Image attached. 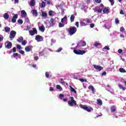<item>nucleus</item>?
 <instances>
[{
	"label": "nucleus",
	"mask_w": 126,
	"mask_h": 126,
	"mask_svg": "<svg viewBox=\"0 0 126 126\" xmlns=\"http://www.w3.org/2000/svg\"><path fill=\"white\" fill-rule=\"evenodd\" d=\"M63 97H64V95L63 94H59V98L61 99V100H63Z\"/></svg>",
	"instance_id": "c03bdc74"
},
{
	"label": "nucleus",
	"mask_w": 126,
	"mask_h": 126,
	"mask_svg": "<svg viewBox=\"0 0 126 126\" xmlns=\"http://www.w3.org/2000/svg\"><path fill=\"white\" fill-rule=\"evenodd\" d=\"M25 21L26 22H29V19L28 18H25Z\"/></svg>",
	"instance_id": "774afa93"
},
{
	"label": "nucleus",
	"mask_w": 126,
	"mask_h": 126,
	"mask_svg": "<svg viewBox=\"0 0 126 126\" xmlns=\"http://www.w3.org/2000/svg\"><path fill=\"white\" fill-rule=\"evenodd\" d=\"M17 41L19 42V43H21L22 41H23V37L20 36L19 37H18Z\"/></svg>",
	"instance_id": "2f4dec72"
},
{
	"label": "nucleus",
	"mask_w": 126,
	"mask_h": 126,
	"mask_svg": "<svg viewBox=\"0 0 126 126\" xmlns=\"http://www.w3.org/2000/svg\"><path fill=\"white\" fill-rule=\"evenodd\" d=\"M103 8H104V5H103V4H101L99 6H97L94 8V12L102 13V9H103Z\"/></svg>",
	"instance_id": "20e7f679"
},
{
	"label": "nucleus",
	"mask_w": 126,
	"mask_h": 126,
	"mask_svg": "<svg viewBox=\"0 0 126 126\" xmlns=\"http://www.w3.org/2000/svg\"><path fill=\"white\" fill-rule=\"evenodd\" d=\"M56 13H55V12L53 10H50L49 12V15L50 16H55V15H56Z\"/></svg>",
	"instance_id": "412c9836"
},
{
	"label": "nucleus",
	"mask_w": 126,
	"mask_h": 126,
	"mask_svg": "<svg viewBox=\"0 0 126 126\" xmlns=\"http://www.w3.org/2000/svg\"><path fill=\"white\" fill-rule=\"evenodd\" d=\"M106 74H107V73L106 72V71H104L102 73L101 75H102V76H105V75H106Z\"/></svg>",
	"instance_id": "052dcab7"
},
{
	"label": "nucleus",
	"mask_w": 126,
	"mask_h": 126,
	"mask_svg": "<svg viewBox=\"0 0 126 126\" xmlns=\"http://www.w3.org/2000/svg\"><path fill=\"white\" fill-rule=\"evenodd\" d=\"M25 50L26 52H31V51H32V47L30 46L26 47Z\"/></svg>",
	"instance_id": "aec40b11"
},
{
	"label": "nucleus",
	"mask_w": 126,
	"mask_h": 126,
	"mask_svg": "<svg viewBox=\"0 0 126 126\" xmlns=\"http://www.w3.org/2000/svg\"><path fill=\"white\" fill-rule=\"evenodd\" d=\"M45 6H46V3L44 1H42L40 7L42 8L43 7H45Z\"/></svg>",
	"instance_id": "e433bc0d"
},
{
	"label": "nucleus",
	"mask_w": 126,
	"mask_h": 126,
	"mask_svg": "<svg viewBox=\"0 0 126 126\" xmlns=\"http://www.w3.org/2000/svg\"><path fill=\"white\" fill-rule=\"evenodd\" d=\"M3 41V36L2 35L0 34V42Z\"/></svg>",
	"instance_id": "09e8293b"
},
{
	"label": "nucleus",
	"mask_w": 126,
	"mask_h": 126,
	"mask_svg": "<svg viewBox=\"0 0 126 126\" xmlns=\"http://www.w3.org/2000/svg\"><path fill=\"white\" fill-rule=\"evenodd\" d=\"M79 46H81V47H84V46H86V42L84 40H81L79 42Z\"/></svg>",
	"instance_id": "a211bd4d"
},
{
	"label": "nucleus",
	"mask_w": 126,
	"mask_h": 126,
	"mask_svg": "<svg viewBox=\"0 0 126 126\" xmlns=\"http://www.w3.org/2000/svg\"><path fill=\"white\" fill-rule=\"evenodd\" d=\"M80 24L81 27H82V26H87V25H88V24L85 23V21H83V19L80 20Z\"/></svg>",
	"instance_id": "ddd939ff"
},
{
	"label": "nucleus",
	"mask_w": 126,
	"mask_h": 126,
	"mask_svg": "<svg viewBox=\"0 0 126 126\" xmlns=\"http://www.w3.org/2000/svg\"><path fill=\"white\" fill-rule=\"evenodd\" d=\"M104 27H105L106 29H110L111 28V22H107L106 25H105Z\"/></svg>",
	"instance_id": "4be33fe9"
},
{
	"label": "nucleus",
	"mask_w": 126,
	"mask_h": 126,
	"mask_svg": "<svg viewBox=\"0 0 126 126\" xmlns=\"http://www.w3.org/2000/svg\"><path fill=\"white\" fill-rule=\"evenodd\" d=\"M11 47H12V43L7 41L5 43V48L6 49H11Z\"/></svg>",
	"instance_id": "0eeeda50"
},
{
	"label": "nucleus",
	"mask_w": 126,
	"mask_h": 126,
	"mask_svg": "<svg viewBox=\"0 0 126 126\" xmlns=\"http://www.w3.org/2000/svg\"><path fill=\"white\" fill-rule=\"evenodd\" d=\"M74 15H76V13H75L74 14L71 15V17L70 18L71 22H73L74 21V18H75V17H74Z\"/></svg>",
	"instance_id": "a878e982"
},
{
	"label": "nucleus",
	"mask_w": 126,
	"mask_h": 126,
	"mask_svg": "<svg viewBox=\"0 0 126 126\" xmlns=\"http://www.w3.org/2000/svg\"><path fill=\"white\" fill-rule=\"evenodd\" d=\"M64 27V25L62 23H59V27L61 28V27Z\"/></svg>",
	"instance_id": "8fccbe9b"
},
{
	"label": "nucleus",
	"mask_w": 126,
	"mask_h": 126,
	"mask_svg": "<svg viewBox=\"0 0 126 126\" xmlns=\"http://www.w3.org/2000/svg\"><path fill=\"white\" fill-rule=\"evenodd\" d=\"M120 31L124 33L125 32V28H124V27H122L120 28Z\"/></svg>",
	"instance_id": "de8ad7c7"
},
{
	"label": "nucleus",
	"mask_w": 126,
	"mask_h": 126,
	"mask_svg": "<svg viewBox=\"0 0 126 126\" xmlns=\"http://www.w3.org/2000/svg\"><path fill=\"white\" fill-rule=\"evenodd\" d=\"M42 16L44 18H47V17L48 16V14H47V13L45 12H42Z\"/></svg>",
	"instance_id": "72a5a7b5"
},
{
	"label": "nucleus",
	"mask_w": 126,
	"mask_h": 126,
	"mask_svg": "<svg viewBox=\"0 0 126 126\" xmlns=\"http://www.w3.org/2000/svg\"><path fill=\"white\" fill-rule=\"evenodd\" d=\"M109 11V9H108V8H107L106 7L103 8V10H102L103 13H107V14H108Z\"/></svg>",
	"instance_id": "c85d7f7f"
},
{
	"label": "nucleus",
	"mask_w": 126,
	"mask_h": 126,
	"mask_svg": "<svg viewBox=\"0 0 126 126\" xmlns=\"http://www.w3.org/2000/svg\"><path fill=\"white\" fill-rule=\"evenodd\" d=\"M30 29H31V26H28L27 27V29H26V31L27 30H30Z\"/></svg>",
	"instance_id": "bf43d9fd"
},
{
	"label": "nucleus",
	"mask_w": 126,
	"mask_h": 126,
	"mask_svg": "<svg viewBox=\"0 0 126 126\" xmlns=\"http://www.w3.org/2000/svg\"><path fill=\"white\" fill-rule=\"evenodd\" d=\"M80 108L81 109H83L84 110H85V111H87V112H90L92 111H93V109L91 108V107H88L87 105H83L82 104H81L80 105Z\"/></svg>",
	"instance_id": "39448f33"
},
{
	"label": "nucleus",
	"mask_w": 126,
	"mask_h": 126,
	"mask_svg": "<svg viewBox=\"0 0 126 126\" xmlns=\"http://www.w3.org/2000/svg\"><path fill=\"white\" fill-rule=\"evenodd\" d=\"M35 39L37 42H42V41L43 40V37L39 35H36Z\"/></svg>",
	"instance_id": "9b49d317"
},
{
	"label": "nucleus",
	"mask_w": 126,
	"mask_h": 126,
	"mask_svg": "<svg viewBox=\"0 0 126 126\" xmlns=\"http://www.w3.org/2000/svg\"><path fill=\"white\" fill-rule=\"evenodd\" d=\"M69 99L68 101V105L70 106V107H73V106H76V101L74 100V98L72 96L69 97Z\"/></svg>",
	"instance_id": "7ed1b4c3"
},
{
	"label": "nucleus",
	"mask_w": 126,
	"mask_h": 126,
	"mask_svg": "<svg viewBox=\"0 0 126 126\" xmlns=\"http://www.w3.org/2000/svg\"><path fill=\"white\" fill-rule=\"evenodd\" d=\"M111 111L112 113H113V112H115L116 111V106H112L110 108Z\"/></svg>",
	"instance_id": "f704fd0d"
},
{
	"label": "nucleus",
	"mask_w": 126,
	"mask_h": 126,
	"mask_svg": "<svg viewBox=\"0 0 126 126\" xmlns=\"http://www.w3.org/2000/svg\"><path fill=\"white\" fill-rule=\"evenodd\" d=\"M18 23H20V24H22V23H23V21H22V20H18Z\"/></svg>",
	"instance_id": "13d9d810"
},
{
	"label": "nucleus",
	"mask_w": 126,
	"mask_h": 126,
	"mask_svg": "<svg viewBox=\"0 0 126 126\" xmlns=\"http://www.w3.org/2000/svg\"><path fill=\"white\" fill-rule=\"evenodd\" d=\"M56 88H57V89L60 90V91H62L63 90V88H62V87H61V86H60L59 85H57Z\"/></svg>",
	"instance_id": "58836bf2"
},
{
	"label": "nucleus",
	"mask_w": 126,
	"mask_h": 126,
	"mask_svg": "<svg viewBox=\"0 0 126 126\" xmlns=\"http://www.w3.org/2000/svg\"><path fill=\"white\" fill-rule=\"evenodd\" d=\"M77 31V29L75 27H70L68 29V35L70 36H72L74 34L76 33Z\"/></svg>",
	"instance_id": "f257e3e1"
},
{
	"label": "nucleus",
	"mask_w": 126,
	"mask_h": 126,
	"mask_svg": "<svg viewBox=\"0 0 126 126\" xmlns=\"http://www.w3.org/2000/svg\"><path fill=\"white\" fill-rule=\"evenodd\" d=\"M15 35H16V32L14 31H11V32H10V36H9V38L10 40H13V39L14 38V37H15Z\"/></svg>",
	"instance_id": "6e6552de"
},
{
	"label": "nucleus",
	"mask_w": 126,
	"mask_h": 126,
	"mask_svg": "<svg viewBox=\"0 0 126 126\" xmlns=\"http://www.w3.org/2000/svg\"><path fill=\"white\" fill-rule=\"evenodd\" d=\"M115 23L116 24H119V23H120V21L119 20V19H118V18H116L115 19Z\"/></svg>",
	"instance_id": "49530a36"
},
{
	"label": "nucleus",
	"mask_w": 126,
	"mask_h": 126,
	"mask_svg": "<svg viewBox=\"0 0 126 126\" xmlns=\"http://www.w3.org/2000/svg\"><path fill=\"white\" fill-rule=\"evenodd\" d=\"M89 89H91V90H92V93H93V94H95V92H96V90H95L94 87H93L92 86H90L89 87Z\"/></svg>",
	"instance_id": "5701e85b"
},
{
	"label": "nucleus",
	"mask_w": 126,
	"mask_h": 126,
	"mask_svg": "<svg viewBox=\"0 0 126 126\" xmlns=\"http://www.w3.org/2000/svg\"><path fill=\"white\" fill-rule=\"evenodd\" d=\"M83 21H85L87 24L92 23V20L89 18L83 19Z\"/></svg>",
	"instance_id": "6ab92c4d"
},
{
	"label": "nucleus",
	"mask_w": 126,
	"mask_h": 126,
	"mask_svg": "<svg viewBox=\"0 0 126 126\" xmlns=\"http://www.w3.org/2000/svg\"><path fill=\"white\" fill-rule=\"evenodd\" d=\"M22 45H23V46H25V45H26V44H27V41L26 40H23L22 42Z\"/></svg>",
	"instance_id": "37998d69"
},
{
	"label": "nucleus",
	"mask_w": 126,
	"mask_h": 126,
	"mask_svg": "<svg viewBox=\"0 0 126 126\" xmlns=\"http://www.w3.org/2000/svg\"><path fill=\"white\" fill-rule=\"evenodd\" d=\"M12 57H14V58H16V59L17 60L18 59H21V56L20 54H18V53H14Z\"/></svg>",
	"instance_id": "f3484780"
},
{
	"label": "nucleus",
	"mask_w": 126,
	"mask_h": 126,
	"mask_svg": "<svg viewBox=\"0 0 126 126\" xmlns=\"http://www.w3.org/2000/svg\"><path fill=\"white\" fill-rule=\"evenodd\" d=\"M97 101V104L98 105V106H102L103 105V102H102V100L100 99H97L96 100Z\"/></svg>",
	"instance_id": "393cba45"
},
{
	"label": "nucleus",
	"mask_w": 126,
	"mask_h": 126,
	"mask_svg": "<svg viewBox=\"0 0 126 126\" xmlns=\"http://www.w3.org/2000/svg\"><path fill=\"white\" fill-rule=\"evenodd\" d=\"M51 43H52V44H54V43H56V40H55L54 39H51Z\"/></svg>",
	"instance_id": "e2e57ef3"
},
{
	"label": "nucleus",
	"mask_w": 126,
	"mask_h": 126,
	"mask_svg": "<svg viewBox=\"0 0 126 126\" xmlns=\"http://www.w3.org/2000/svg\"><path fill=\"white\" fill-rule=\"evenodd\" d=\"M32 12L34 16H37L38 15V12H37V10H32Z\"/></svg>",
	"instance_id": "c756f323"
},
{
	"label": "nucleus",
	"mask_w": 126,
	"mask_h": 126,
	"mask_svg": "<svg viewBox=\"0 0 126 126\" xmlns=\"http://www.w3.org/2000/svg\"><path fill=\"white\" fill-rule=\"evenodd\" d=\"M30 5L31 6H34V5H35V0H31L30 2Z\"/></svg>",
	"instance_id": "7c9ffc66"
},
{
	"label": "nucleus",
	"mask_w": 126,
	"mask_h": 126,
	"mask_svg": "<svg viewBox=\"0 0 126 126\" xmlns=\"http://www.w3.org/2000/svg\"><path fill=\"white\" fill-rule=\"evenodd\" d=\"M34 61H38V60H39V57L38 56H35L34 58Z\"/></svg>",
	"instance_id": "680f3d73"
},
{
	"label": "nucleus",
	"mask_w": 126,
	"mask_h": 126,
	"mask_svg": "<svg viewBox=\"0 0 126 126\" xmlns=\"http://www.w3.org/2000/svg\"><path fill=\"white\" fill-rule=\"evenodd\" d=\"M50 26H54L56 24V21L54 20V19L51 18L49 21Z\"/></svg>",
	"instance_id": "4468645a"
},
{
	"label": "nucleus",
	"mask_w": 126,
	"mask_h": 126,
	"mask_svg": "<svg viewBox=\"0 0 126 126\" xmlns=\"http://www.w3.org/2000/svg\"><path fill=\"white\" fill-rule=\"evenodd\" d=\"M21 15L22 17H26V16H27V13L25 10H23L21 11Z\"/></svg>",
	"instance_id": "dca6fc26"
},
{
	"label": "nucleus",
	"mask_w": 126,
	"mask_h": 126,
	"mask_svg": "<svg viewBox=\"0 0 126 126\" xmlns=\"http://www.w3.org/2000/svg\"><path fill=\"white\" fill-rule=\"evenodd\" d=\"M79 80L80 81H81V82H87V81L86 80V79H84L83 78H81V79H79Z\"/></svg>",
	"instance_id": "a18cd8bd"
},
{
	"label": "nucleus",
	"mask_w": 126,
	"mask_h": 126,
	"mask_svg": "<svg viewBox=\"0 0 126 126\" xmlns=\"http://www.w3.org/2000/svg\"><path fill=\"white\" fill-rule=\"evenodd\" d=\"M95 2H97V3H100L101 2V0H95Z\"/></svg>",
	"instance_id": "338daca9"
},
{
	"label": "nucleus",
	"mask_w": 126,
	"mask_h": 126,
	"mask_svg": "<svg viewBox=\"0 0 126 126\" xmlns=\"http://www.w3.org/2000/svg\"><path fill=\"white\" fill-rule=\"evenodd\" d=\"M62 23H64V24H67V17L64 16V17L61 20Z\"/></svg>",
	"instance_id": "f8f14e48"
},
{
	"label": "nucleus",
	"mask_w": 126,
	"mask_h": 126,
	"mask_svg": "<svg viewBox=\"0 0 126 126\" xmlns=\"http://www.w3.org/2000/svg\"><path fill=\"white\" fill-rule=\"evenodd\" d=\"M49 51H50V49L48 48H45L42 51L39 52V56H44L48 54V53H49Z\"/></svg>",
	"instance_id": "423d86ee"
},
{
	"label": "nucleus",
	"mask_w": 126,
	"mask_h": 126,
	"mask_svg": "<svg viewBox=\"0 0 126 126\" xmlns=\"http://www.w3.org/2000/svg\"><path fill=\"white\" fill-rule=\"evenodd\" d=\"M76 48H77V45L76 46V47H72L71 48V50H73V52L74 53V54H76V55H84V54H85V53H86V51H82L80 50H76L75 49H76Z\"/></svg>",
	"instance_id": "f03ea898"
},
{
	"label": "nucleus",
	"mask_w": 126,
	"mask_h": 126,
	"mask_svg": "<svg viewBox=\"0 0 126 126\" xmlns=\"http://www.w3.org/2000/svg\"><path fill=\"white\" fill-rule=\"evenodd\" d=\"M103 50H108V51H109L110 50V48H109V47L106 46L103 48Z\"/></svg>",
	"instance_id": "603ef678"
},
{
	"label": "nucleus",
	"mask_w": 126,
	"mask_h": 126,
	"mask_svg": "<svg viewBox=\"0 0 126 126\" xmlns=\"http://www.w3.org/2000/svg\"><path fill=\"white\" fill-rule=\"evenodd\" d=\"M17 49H18L19 50H21V46H20V45H17Z\"/></svg>",
	"instance_id": "6e6d98bb"
},
{
	"label": "nucleus",
	"mask_w": 126,
	"mask_h": 126,
	"mask_svg": "<svg viewBox=\"0 0 126 126\" xmlns=\"http://www.w3.org/2000/svg\"><path fill=\"white\" fill-rule=\"evenodd\" d=\"M19 52L20 53V54H21V55H24L25 52L23 50H20L19 51Z\"/></svg>",
	"instance_id": "5fc2aeb1"
},
{
	"label": "nucleus",
	"mask_w": 126,
	"mask_h": 126,
	"mask_svg": "<svg viewBox=\"0 0 126 126\" xmlns=\"http://www.w3.org/2000/svg\"><path fill=\"white\" fill-rule=\"evenodd\" d=\"M39 29L41 32H44L45 31V26L42 25L41 27H39Z\"/></svg>",
	"instance_id": "cd10ccee"
},
{
	"label": "nucleus",
	"mask_w": 126,
	"mask_h": 126,
	"mask_svg": "<svg viewBox=\"0 0 126 126\" xmlns=\"http://www.w3.org/2000/svg\"><path fill=\"white\" fill-rule=\"evenodd\" d=\"M120 89H122V90H123V91H125V90H126V88L124 87L122 85H118Z\"/></svg>",
	"instance_id": "4c0bfd02"
},
{
	"label": "nucleus",
	"mask_w": 126,
	"mask_h": 126,
	"mask_svg": "<svg viewBox=\"0 0 126 126\" xmlns=\"http://www.w3.org/2000/svg\"><path fill=\"white\" fill-rule=\"evenodd\" d=\"M106 89L107 90V91H109L111 93H113V90L111 88V87H110V86L107 85V87H106Z\"/></svg>",
	"instance_id": "bb28decb"
},
{
	"label": "nucleus",
	"mask_w": 126,
	"mask_h": 126,
	"mask_svg": "<svg viewBox=\"0 0 126 126\" xmlns=\"http://www.w3.org/2000/svg\"><path fill=\"white\" fill-rule=\"evenodd\" d=\"M69 87L70 88L71 92H73V93H75V94H76V91H75V90L73 88H72L71 86H70Z\"/></svg>",
	"instance_id": "c9c22d12"
},
{
	"label": "nucleus",
	"mask_w": 126,
	"mask_h": 126,
	"mask_svg": "<svg viewBox=\"0 0 126 126\" xmlns=\"http://www.w3.org/2000/svg\"><path fill=\"white\" fill-rule=\"evenodd\" d=\"M118 53H119V54H122V53H123V50H122V49H119V50H118Z\"/></svg>",
	"instance_id": "69168bd1"
},
{
	"label": "nucleus",
	"mask_w": 126,
	"mask_h": 126,
	"mask_svg": "<svg viewBox=\"0 0 126 126\" xmlns=\"http://www.w3.org/2000/svg\"><path fill=\"white\" fill-rule=\"evenodd\" d=\"M3 17L4 19H8L9 18V15L7 13H5L3 15Z\"/></svg>",
	"instance_id": "b1692460"
},
{
	"label": "nucleus",
	"mask_w": 126,
	"mask_h": 126,
	"mask_svg": "<svg viewBox=\"0 0 126 126\" xmlns=\"http://www.w3.org/2000/svg\"><path fill=\"white\" fill-rule=\"evenodd\" d=\"M95 47H99V46H101V44L99 42H95L94 44Z\"/></svg>",
	"instance_id": "ea45409f"
},
{
	"label": "nucleus",
	"mask_w": 126,
	"mask_h": 126,
	"mask_svg": "<svg viewBox=\"0 0 126 126\" xmlns=\"http://www.w3.org/2000/svg\"><path fill=\"white\" fill-rule=\"evenodd\" d=\"M17 17H18V14H15L13 18H12V22L13 23H15L16 22V19H17Z\"/></svg>",
	"instance_id": "2eb2a0df"
},
{
	"label": "nucleus",
	"mask_w": 126,
	"mask_h": 126,
	"mask_svg": "<svg viewBox=\"0 0 126 126\" xmlns=\"http://www.w3.org/2000/svg\"><path fill=\"white\" fill-rule=\"evenodd\" d=\"M62 50H63V48L61 47L58 50H57L56 52H57V53H60V52H62Z\"/></svg>",
	"instance_id": "4d7b16f0"
},
{
	"label": "nucleus",
	"mask_w": 126,
	"mask_h": 126,
	"mask_svg": "<svg viewBox=\"0 0 126 126\" xmlns=\"http://www.w3.org/2000/svg\"><path fill=\"white\" fill-rule=\"evenodd\" d=\"M120 14H123V15H126V13L124 12V10H121L120 12Z\"/></svg>",
	"instance_id": "864d4df0"
},
{
	"label": "nucleus",
	"mask_w": 126,
	"mask_h": 126,
	"mask_svg": "<svg viewBox=\"0 0 126 126\" xmlns=\"http://www.w3.org/2000/svg\"><path fill=\"white\" fill-rule=\"evenodd\" d=\"M119 71L120 72H123V73L126 72V70L125 69H124L123 68H120L119 69Z\"/></svg>",
	"instance_id": "79ce46f5"
},
{
	"label": "nucleus",
	"mask_w": 126,
	"mask_h": 126,
	"mask_svg": "<svg viewBox=\"0 0 126 126\" xmlns=\"http://www.w3.org/2000/svg\"><path fill=\"white\" fill-rule=\"evenodd\" d=\"M30 34L31 36H34L35 34H37V30L36 28H33L32 30H31L29 31Z\"/></svg>",
	"instance_id": "1a4fd4ad"
},
{
	"label": "nucleus",
	"mask_w": 126,
	"mask_h": 126,
	"mask_svg": "<svg viewBox=\"0 0 126 126\" xmlns=\"http://www.w3.org/2000/svg\"><path fill=\"white\" fill-rule=\"evenodd\" d=\"M94 69H96V70H98V71H101V70H103V68L102 66L99 65H93Z\"/></svg>",
	"instance_id": "9d476101"
},
{
	"label": "nucleus",
	"mask_w": 126,
	"mask_h": 126,
	"mask_svg": "<svg viewBox=\"0 0 126 126\" xmlns=\"http://www.w3.org/2000/svg\"><path fill=\"white\" fill-rule=\"evenodd\" d=\"M49 91L51 92L54 91V88L50 87Z\"/></svg>",
	"instance_id": "0e129e2a"
},
{
	"label": "nucleus",
	"mask_w": 126,
	"mask_h": 126,
	"mask_svg": "<svg viewBox=\"0 0 126 126\" xmlns=\"http://www.w3.org/2000/svg\"><path fill=\"white\" fill-rule=\"evenodd\" d=\"M109 1L111 2V5H114V3H115L114 0H109Z\"/></svg>",
	"instance_id": "3c124183"
},
{
	"label": "nucleus",
	"mask_w": 126,
	"mask_h": 126,
	"mask_svg": "<svg viewBox=\"0 0 126 126\" xmlns=\"http://www.w3.org/2000/svg\"><path fill=\"white\" fill-rule=\"evenodd\" d=\"M50 72H45V77H46V78H49V77H50Z\"/></svg>",
	"instance_id": "a19ab883"
},
{
	"label": "nucleus",
	"mask_w": 126,
	"mask_h": 126,
	"mask_svg": "<svg viewBox=\"0 0 126 126\" xmlns=\"http://www.w3.org/2000/svg\"><path fill=\"white\" fill-rule=\"evenodd\" d=\"M4 30H5V32H6V33H7L8 32H10V28H9L8 27H6L4 28Z\"/></svg>",
	"instance_id": "473e14b6"
}]
</instances>
